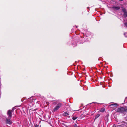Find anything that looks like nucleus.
I'll use <instances>...</instances> for the list:
<instances>
[{
    "label": "nucleus",
    "instance_id": "2",
    "mask_svg": "<svg viewBox=\"0 0 127 127\" xmlns=\"http://www.w3.org/2000/svg\"><path fill=\"white\" fill-rule=\"evenodd\" d=\"M11 118L9 117L6 118L5 120V123L9 125H11L12 123V121L11 120Z\"/></svg>",
    "mask_w": 127,
    "mask_h": 127
},
{
    "label": "nucleus",
    "instance_id": "13",
    "mask_svg": "<svg viewBox=\"0 0 127 127\" xmlns=\"http://www.w3.org/2000/svg\"><path fill=\"white\" fill-rule=\"evenodd\" d=\"M104 109H102L100 110V111L101 112H103L104 111Z\"/></svg>",
    "mask_w": 127,
    "mask_h": 127
},
{
    "label": "nucleus",
    "instance_id": "10",
    "mask_svg": "<svg viewBox=\"0 0 127 127\" xmlns=\"http://www.w3.org/2000/svg\"><path fill=\"white\" fill-rule=\"evenodd\" d=\"M113 127H120V125H119V124H118L115 125H113Z\"/></svg>",
    "mask_w": 127,
    "mask_h": 127
},
{
    "label": "nucleus",
    "instance_id": "8",
    "mask_svg": "<svg viewBox=\"0 0 127 127\" xmlns=\"http://www.w3.org/2000/svg\"><path fill=\"white\" fill-rule=\"evenodd\" d=\"M72 119L73 120H75L77 118H78V116H76L73 115L72 116Z\"/></svg>",
    "mask_w": 127,
    "mask_h": 127
},
{
    "label": "nucleus",
    "instance_id": "1",
    "mask_svg": "<svg viewBox=\"0 0 127 127\" xmlns=\"http://www.w3.org/2000/svg\"><path fill=\"white\" fill-rule=\"evenodd\" d=\"M116 112L121 113L127 112V107L124 106L118 108L117 109Z\"/></svg>",
    "mask_w": 127,
    "mask_h": 127
},
{
    "label": "nucleus",
    "instance_id": "4",
    "mask_svg": "<svg viewBox=\"0 0 127 127\" xmlns=\"http://www.w3.org/2000/svg\"><path fill=\"white\" fill-rule=\"evenodd\" d=\"M12 112L13 110H9L8 111L7 114L8 116V117L12 118Z\"/></svg>",
    "mask_w": 127,
    "mask_h": 127
},
{
    "label": "nucleus",
    "instance_id": "9",
    "mask_svg": "<svg viewBox=\"0 0 127 127\" xmlns=\"http://www.w3.org/2000/svg\"><path fill=\"white\" fill-rule=\"evenodd\" d=\"M69 115V114L66 112H65L64 113L63 115L64 116H66Z\"/></svg>",
    "mask_w": 127,
    "mask_h": 127
},
{
    "label": "nucleus",
    "instance_id": "6",
    "mask_svg": "<svg viewBox=\"0 0 127 127\" xmlns=\"http://www.w3.org/2000/svg\"><path fill=\"white\" fill-rule=\"evenodd\" d=\"M119 125H120V127H127V123L125 122L124 121H123L121 123H118Z\"/></svg>",
    "mask_w": 127,
    "mask_h": 127
},
{
    "label": "nucleus",
    "instance_id": "16",
    "mask_svg": "<svg viewBox=\"0 0 127 127\" xmlns=\"http://www.w3.org/2000/svg\"><path fill=\"white\" fill-rule=\"evenodd\" d=\"M38 127V125L37 124H36L35 125L34 127Z\"/></svg>",
    "mask_w": 127,
    "mask_h": 127
},
{
    "label": "nucleus",
    "instance_id": "3",
    "mask_svg": "<svg viewBox=\"0 0 127 127\" xmlns=\"http://www.w3.org/2000/svg\"><path fill=\"white\" fill-rule=\"evenodd\" d=\"M121 7L122 8V10L123 12L124 13L123 16L124 17L126 18L127 17V11L126 9L123 7V6Z\"/></svg>",
    "mask_w": 127,
    "mask_h": 127
},
{
    "label": "nucleus",
    "instance_id": "5",
    "mask_svg": "<svg viewBox=\"0 0 127 127\" xmlns=\"http://www.w3.org/2000/svg\"><path fill=\"white\" fill-rule=\"evenodd\" d=\"M62 104L60 103L57 104L55 107L53 109V110L55 111L58 110L61 106Z\"/></svg>",
    "mask_w": 127,
    "mask_h": 127
},
{
    "label": "nucleus",
    "instance_id": "12",
    "mask_svg": "<svg viewBox=\"0 0 127 127\" xmlns=\"http://www.w3.org/2000/svg\"><path fill=\"white\" fill-rule=\"evenodd\" d=\"M113 105H116V106L118 105V104L117 103H115L112 104L110 105V106H113Z\"/></svg>",
    "mask_w": 127,
    "mask_h": 127
},
{
    "label": "nucleus",
    "instance_id": "15",
    "mask_svg": "<svg viewBox=\"0 0 127 127\" xmlns=\"http://www.w3.org/2000/svg\"><path fill=\"white\" fill-rule=\"evenodd\" d=\"M124 24L125 26H127V22L125 23Z\"/></svg>",
    "mask_w": 127,
    "mask_h": 127
},
{
    "label": "nucleus",
    "instance_id": "7",
    "mask_svg": "<svg viewBox=\"0 0 127 127\" xmlns=\"http://www.w3.org/2000/svg\"><path fill=\"white\" fill-rule=\"evenodd\" d=\"M112 8L114 10H118L120 9L121 7L118 6H113L112 7Z\"/></svg>",
    "mask_w": 127,
    "mask_h": 127
},
{
    "label": "nucleus",
    "instance_id": "17",
    "mask_svg": "<svg viewBox=\"0 0 127 127\" xmlns=\"http://www.w3.org/2000/svg\"><path fill=\"white\" fill-rule=\"evenodd\" d=\"M123 0H119V1H122Z\"/></svg>",
    "mask_w": 127,
    "mask_h": 127
},
{
    "label": "nucleus",
    "instance_id": "11",
    "mask_svg": "<svg viewBox=\"0 0 127 127\" xmlns=\"http://www.w3.org/2000/svg\"><path fill=\"white\" fill-rule=\"evenodd\" d=\"M100 116V115L99 114H97L95 116V119L97 118L98 117H99Z\"/></svg>",
    "mask_w": 127,
    "mask_h": 127
},
{
    "label": "nucleus",
    "instance_id": "14",
    "mask_svg": "<svg viewBox=\"0 0 127 127\" xmlns=\"http://www.w3.org/2000/svg\"><path fill=\"white\" fill-rule=\"evenodd\" d=\"M74 127H78L77 125L76 124H75L74 125Z\"/></svg>",
    "mask_w": 127,
    "mask_h": 127
}]
</instances>
